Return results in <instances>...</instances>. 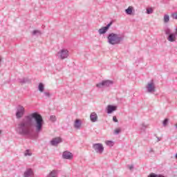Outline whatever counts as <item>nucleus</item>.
<instances>
[{
  "label": "nucleus",
  "instance_id": "1",
  "mask_svg": "<svg viewBox=\"0 0 177 177\" xmlns=\"http://www.w3.org/2000/svg\"><path fill=\"white\" fill-rule=\"evenodd\" d=\"M44 121L42 115L38 112L32 113L15 125V132L21 136H31L32 131L30 127H34L36 132L39 133L42 131Z\"/></svg>",
  "mask_w": 177,
  "mask_h": 177
},
{
  "label": "nucleus",
  "instance_id": "2",
  "mask_svg": "<svg viewBox=\"0 0 177 177\" xmlns=\"http://www.w3.org/2000/svg\"><path fill=\"white\" fill-rule=\"evenodd\" d=\"M125 36L114 32L109 33L107 36L108 44L109 45H120L124 41Z\"/></svg>",
  "mask_w": 177,
  "mask_h": 177
},
{
  "label": "nucleus",
  "instance_id": "3",
  "mask_svg": "<svg viewBox=\"0 0 177 177\" xmlns=\"http://www.w3.org/2000/svg\"><path fill=\"white\" fill-rule=\"evenodd\" d=\"M24 114H26V109H24V106L21 105H18L17 106V112L15 113L17 120H20V118H23Z\"/></svg>",
  "mask_w": 177,
  "mask_h": 177
},
{
  "label": "nucleus",
  "instance_id": "4",
  "mask_svg": "<svg viewBox=\"0 0 177 177\" xmlns=\"http://www.w3.org/2000/svg\"><path fill=\"white\" fill-rule=\"evenodd\" d=\"M114 84V82L113 80H102L101 82L97 83L96 84L97 88H106L109 86H111Z\"/></svg>",
  "mask_w": 177,
  "mask_h": 177
},
{
  "label": "nucleus",
  "instance_id": "5",
  "mask_svg": "<svg viewBox=\"0 0 177 177\" xmlns=\"http://www.w3.org/2000/svg\"><path fill=\"white\" fill-rule=\"evenodd\" d=\"M146 89L149 93H154L156 92V84H154V81L151 80L146 86Z\"/></svg>",
  "mask_w": 177,
  "mask_h": 177
},
{
  "label": "nucleus",
  "instance_id": "6",
  "mask_svg": "<svg viewBox=\"0 0 177 177\" xmlns=\"http://www.w3.org/2000/svg\"><path fill=\"white\" fill-rule=\"evenodd\" d=\"M93 149L96 153H99L100 154H102V153L104 151V147H103V145L100 143L93 144Z\"/></svg>",
  "mask_w": 177,
  "mask_h": 177
},
{
  "label": "nucleus",
  "instance_id": "7",
  "mask_svg": "<svg viewBox=\"0 0 177 177\" xmlns=\"http://www.w3.org/2000/svg\"><path fill=\"white\" fill-rule=\"evenodd\" d=\"M58 55L62 60L68 57V50L67 49H62L58 52Z\"/></svg>",
  "mask_w": 177,
  "mask_h": 177
},
{
  "label": "nucleus",
  "instance_id": "8",
  "mask_svg": "<svg viewBox=\"0 0 177 177\" xmlns=\"http://www.w3.org/2000/svg\"><path fill=\"white\" fill-rule=\"evenodd\" d=\"M74 156L68 151H65L62 153V158L64 160H73Z\"/></svg>",
  "mask_w": 177,
  "mask_h": 177
},
{
  "label": "nucleus",
  "instance_id": "9",
  "mask_svg": "<svg viewBox=\"0 0 177 177\" xmlns=\"http://www.w3.org/2000/svg\"><path fill=\"white\" fill-rule=\"evenodd\" d=\"M63 142V140L60 137H57L55 138H53V140L50 141V144L51 146H57L59 143H62Z\"/></svg>",
  "mask_w": 177,
  "mask_h": 177
},
{
  "label": "nucleus",
  "instance_id": "10",
  "mask_svg": "<svg viewBox=\"0 0 177 177\" xmlns=\"http://www.w3.org/2000/svg\"><path fill=\"white\" fill-rule=\"evenodd\" d=\"M117 110V106L114 105H108L106 107V113L107 114H111L113 111H115Z\"/></svg>",
  "mask_w": 177,
  "mask_h": 177
},
{
  "label": "nucleus",
  "instance_id": "11",
  "mask_svg": "<svg viewBox=\"0 0 177 177\" xmlns=\"http://www.w3.org/2000/svg\"><path fill=\"white\" fill-rule=\"evenodd\" d=\"M167 40L169 42H175V41H176V33L173 32L170 34L167 37Z\"/></svg>",
  "mask_w": 177,
  "mask_h": 177
},
{
  "label": "nucleus",
  "instance_id": "12",
  "mask_svg": "<svg viewBox=\"0 0 177 177\" xmlns=\"http://www.w3.org/2000/svg\"><path fill=\"white\" fill-rule=\"evenodd\" d=\"M24 176H25V177H34V172L32 171V169H28L24 172Z\"/></svg>",
  "mask_w": 177,
  "mask_h": 177
},
{
  "label": "nucleus",
  "instance_id": "13",
  "mask_svg": "<svg viewBox=\"0 0 177 177\" xmlns=\"http://www.w3.org/2000/svg\"><path fill=\"white\" fill-rule=\"evenodd\" d=\"M90 120L92 122H96V121H97V114L95 112L91 113L90 115Z\"/></svg>",
  "mask_w": 177,
  "mask_h": 177
},
{
  "label": "nucleus",
  "instance_id": "14",
  "mask_svg": "<svg viewBox=\"0 0 177 177\" xmlns=\"http://www.w3.org/2000/svg\"><path fill=\"white\" fill-rule=\"evenodd\" d=\"M82 124V123L81 122V120L79 119H77L75 121L74 127L75 128V129H81Z\"/></svg>",
  "mask_w": 177,
  "mask_h": 177
},
{
  "label": "nucleus",
  "instance_id": "15",
  "mask_svg": "<svg viewBox=\"0 0 177 177\" xmlns=\"http://www.w3.org/2000/svg\"><path fill=\"white\" fill-rule=\"evenodd\" d=\"M109 31V30L105 27H102L98 30V33L100 35H103L104 34H106Z\"/></svg>",
  "mask_w": 177,
  "mask_h": 177
},
{
  "label": "nucleus",
  "instance_id": "16",
  "mask_svg": "<svg viewBox=\"0 0 177 177\" xmlns=\"http://www.w3.org/2000/svg\"><path fill=\"white\" fill-rule=\"evenodd\" d=\"M19 84H27V82H30V80L28 77H23L22 79L18 80Z\"/></svg>",
  "mask_w": 177,
  "mask_h": 177
},
{
  "label": "nucleus",
  "instance_id": "17",
  "mask_svg": "<svg viewBox=\"0 0 177 177\" xmlns=\"http://www.w3.org/2000/svg\"><path fill=\"white\" fill-rule=\"evenodd\" d=\"M132 12H133V7L132 6H129L128 8L125 10V13L129 15H132Z\"/></svg>",
  "mask_w": 177,
  "mask_h": 177
},
{
  "label": "nucleus",
  "instance_id": "18",
  "mask_svg": "<svg viewBox=\"0 0 177 177\" xmlns=\"http://www.w3.org/2000/svg\"><path fill=\"white\" fill-rule=\"evenodd\" d=\"M57 170H53L48 175V177H57Z\"/></svg>",
  "mask_w": 177,
  "mask_h": 177
},
{
  "label": "nucleus",
  "instance_id": "19",
  "mask_svg": "<svg viewBox=\"0 0 177 177\" xmlns=\"http://www.w3.org/2000/svg\"><path fill=\"white\" fill-rule=\"evenodd\" d=\"M38 89H39V92H44V91L45 89V86H44L43 83L39 84Z\"/></svg>",
  "mask_w": 177,
  "mask_h": 177
},
{
  "label": "nucleus",
  "instance_id": "20",
  "mask_svg": "<svg viewBox=\"0 0 177 177\" xmlns=\"http://www.w3.org/2000/svg\"><path fill=\"white\" fill-rule=\"evenodd\" d=\"M165 32L166 34V35H171V34H172V30H171V29H169V28H166L165 29Z\"/></svg>",
  "mask_w": 177,
  "mask_h": 177
},
{
  "label": "nucleus",
  "instance_id": "21",
  "mask_svg": "<svg viewBox=\"0 0 177 177\" xmlns=\"http://www.w3.org/2000/svg\"><path fill=\"white\" fill-rule=\"evenodd\" d=\"M148 177H165L162 174H156L154 173H151Z\"/></svg>",
  "mask_w": 177,
  "mask_h": 177
},
{
  "label": "nucleus",
  "instance_id": "22",
  "mask_svg": "<svg viewBox=\"0 0 177 177\" xmlns=\"http://www.w3.org/2000/svg\"><path fill=\"white\" fill-rule=\"evenodd\" d=\"M163 20H164V23H168L169 21V15H165Z\"/></svg>",
  "mask_w": 177,
  "mask_h": 177
},
{
  "label": "nucleus",
  "instance_id": "23",
  "mask_svg": "<svg viewBox=\"0 0 177 177\" xmlns=\"http://www.w3.org/2000/svg\"><path fill=\"white\" fill-rule=\"evenodd\" d=\"M41 32L40 30H35L32 31V35H41Z\"/></svg>",
  "mask_w": 177,
  "mask_h": 177
},
{
  "label": "nucleus",
  "instance_id": "24",
  "mask_svg": "<svg viewBox=\"0 0 177 177\" xmlns=\"http://www.w3.org/2000/svg\"><path fill=\"white\" fill-rule=\"evenodd\" d=\"M169 122V119L165 118L162 122L163 127H167L168 125V122Z\"/></svg>",
  "mask_w": 177,
  "mask_h": 177
},
{
  "label": "nucleus",
  "instance_id": "25",
  "mask_svg": "<svg viewBox=\"0 0 177 177\" xmlns=\"http://www.w3.org/2000/svg\"><path fill=\"white\" fill-rule=\"evenodd\" d=\"M106 145L109 146V147H113V141H111V140L106 141Z\"/></svg>",
  "mask_w": 177,
  "mask_h": 177
},
{
  "label": "nucleus",
  "instance_id": "26",
  "mask_svg": "<svg viewBox=\"0 0 177 177\" xmlns=\"http://www.w3.org/2000/svg\"><path fill=\"white\" fill-rule=\"evenodd\" d=\"M151 13H153V8H147V15H151Z\"/></svg>",
  "mask_w": 177,
  "mask_h": 177
},
{
  "label": "nucleus",
  "instance_id": "27",
  "mask_svg": "<svg viewBox=\"0 0 177 177\" xmlns=\"http://www.w3.org/2000/svg\"><path fill=\"white\" fill-rule=\"evenodd\" d=\"M50 120H51L52 122H55L56 121V116L55 115H50Z\"/></svg>",
  "mask_w": 177,
  "mask_h": 177
},
{
  "label": "nucleus",
  "instance_id": "28",
  "mask_svg": "<svg viewBox=\"0 0 177 177\" xmlns=\"http://www.w3.org/2000/svg\"><path fill=\"white\" fill-rule=\"evenodd\" d=\"M120 133H121V129H116L114 130V134L115 135H118Z\"/></svg>",
  "mask_w": 177,
  "mask_h": 177
},
{
  "label": "nucleus",
  "instance_id": "29",
  "mask_svg": "<svg viewBox=\"0 0 177 177\" xmlns=\"http://www.w3.org/2000/svg\"><path fill=\"white\" fill-rule=\"evenodd\" d=\"M31 153H30V149H26V151H25V153H24V156H26V157H27V156H31Z\"/></svg>",
  "mask_w": 177,
  "mask_h": 177
},
{
  "label": "nucleus",
  "instance_id": "30",
  "mask_svg": "<svg viewBox=\"0 0 177 177\" xmlns=\"http://www.w3.org/2000/svg\"><path fill=\"white\" fill-rule=\"evenodd\" d=\"M171 17H173V19H175L176 20H177V12L172 13Z\"/></svg>",
  "mask_w": 177,
  "mask_h": 177
},
{
  "label": "nucleus",
  "instance_id": "31",
  "mask_svg": "<svg viewBox=\"0 0 177 177\" xmlns=\"http://www.w3.org/2000/svg\"><path fill=\"white\" fill-rule=\"evenodd\" d=\"M44 96L46 97H50V92H44Z\"/></svg>",
  "mask_w": 177,
  "mask_h": 177
},
{
  "label": "nucleus",
  "instance_id": "32",
  "mask_svg": "<svg viewBox=\"0 0 177 177\" xmlns=\"http://www.w3.org/2000/svg\"><path fill=\"white\" fill-rule=\"evenodd\" d=\"M113 24V21H111L109 24H108L105 27L109 30L110 27H111V25Z\"/></svg>",
  "mask_w": 177,
  "mask_h": 177
},
{
  "label": "nucleus",
  "instance_id": "33",
  "mask_svg": "<svg viewBox=\"0 0 177 177\" xmlns=\"http://www.w3.org/2000/svg\"><path fill=\"white\" fill-rule=\"evenodd\" d=\"M113 121H114V122H118V120L117 119L116 116L113 117Z\"/></svg>",
  "mask_w": 177,
  "mask_h": 177
},
{
  "label": "nucleus",
  "instance_id": "34",
  "mask_svg": "<svg viewBox=\"0 0 177 177\" xmlns=\"http://www.w3.org/2000/svg\"><path fill=\"white\" fill-rule=\"evenodd\" d=\"M142 128H141V129H143V130H145V129H146V128H147V126H146L144 123L142 124Z\"/></svg>",
  "mask_w": 177,
  "mask_h": 177
},
{
  "label": "nucleus",
  "instance_id": "35",
  "mask_svg": "<svg viewBox=\"0 0 177 177\" xmlns=\"http://www.w3.org/2000/svg\"><path fill=\"white\" fill-rule=\"evenodd\" d=\"M155 136L157 138V142H160L161 140V138L160 137H158L157 134H155Z\"/></svg>",
  "mask_w": 177,
  "mask_h": 177
},
{
  "label": "nucleus",
  "instance_id": "36",
  "mask_svg": "<svg viewBox=\"0 0 177 177\" xmlns=\"http://www.w3.org/2000/svg\"><path fill=\"white\" fill-rule=\"evenodd\" d=\"M129 168L130 170L133 169V165H130Z\"/></svg>",
  "mask_w": 177,
  "mask_h": 177
},
{
  "label": "nucleus",
  "instance_id": "37",
  "mask_svg": "<svg viewBox=\"0 0 177 177\" xmlns=\"http://www.w3.org/2000/svg\"><path fill=\"white\" fill-rule=\"evenodd\" d=\"M149 153H154V150H153V149L151 148L150 150H149Z\"/></svg>",
  "mask_w": 177,
  "mask_h": 177
},
{
  "label": "nucleus",
  "instance_id": "38",
  "mask_svg": "<svg viewBox=\"0 0 177 177\" xmlns=\"http://www.w3.org/2000/svg\"><path fill=\"white\" fill-rule=\"evenodd\" d=\"M2 133V130H0V135H1Z\"/></svg>",
  "mask_w": 177,
  "mask_h": 177
},
{
  "label": "nucleus",
  "instance_id": "39",
  "mask_svg": "<svg viewBox=\"0 0 177 177\" xmlns=\"http://www.w3.org/2000/svg\"><path fill=\"white\" fill-rule=\"evenodd\" d=\"M175 157H176V160H177V153L175 155Z\"/></svg>",
  "mask_w": 177,
  "mask_h": 177
},
{
  "label": "nucleus",
  "instance_id": "40",
  "mask_svg": "<svg viewBox=\"0 0 177 177\" xmlns=\"http://www.w3.org/2000/svg\"><path fill=\"white\" fill-rule=\"evenodd\" d=\"M176 32H175V34H177V28H176Z\"/></svg>",
  "mask_w": 177,
  "mask_h": 177
}]
</instances>
